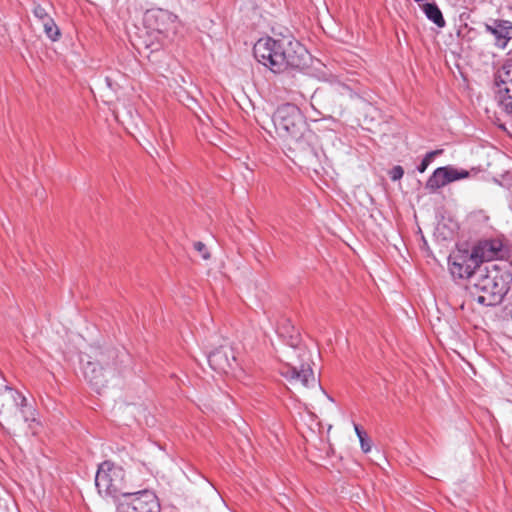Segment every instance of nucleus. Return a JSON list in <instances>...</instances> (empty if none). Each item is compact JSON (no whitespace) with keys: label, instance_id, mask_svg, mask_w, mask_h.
<instances>
[{"label":"nucleus","instance_id":"obj_8","mask_svg":"<svg viewBox=\"0 0 512 512\" xmlns=\"http://www.w3.org/2000/svg\"><path fill=\"white\" fill-rule=\"evenodd\" d=\"M95 485L99 494L112 498H121L129 491L126 487L125 471L111 461H104L98 466Z\"/></svg>","mask_w":512,"mask_h":512},{"label":"nucleus","instance_id":"obj_25","mask_svg":"<svg viewBox=\"0 0 512 512\" xmlns=\"http://www.w3.org/2000/svg\"><path fill=\"white\" fill-rule=\"evenodd\" d=\"M105 81H106L107 85L111 88V87H112V83H111L110 78H109V77H106V78H105Z\"/></svg>","mask_w":512,"mask_h":512},{"label":"nucleus","instance_id":"obj_16","mask_svg":"<svg viewBox=\"0 0 512 512\" xmlns=\"http://www.w3.org/2000/svg\"><path fill=\"white\" fill-rule=\"evenodd\" d=\"M445 178L444 169L438 167L426 181L425 189L428 190L429 193L437 192L440 188L447 185Z\"/></svg>","mask_w":512,"mask_h":512},{"label":"nucleus","instance_id":"obj_15","mask_svg":"<svg viewBox=\"0 0 512 512\" xmlns=\"http://www.w3.org/2000/svg\"><path fill=\"white\" fill-rule=\"evenodd\" d=\"M512 81V59L507 60L501 69L494 75L495 87H511Z\"/></svg>","mask_w":512,"mask_h":512},{"label":"nucleus","instance_id":"obj_17","mask_svg":"<svg viewBox=\"0 0 512 512\" xmlns=\"http://www.w3.org/2000/svg\"><path fill=\"white\" fill-rule=\"evenodd\" d=\"M423 11H424L426 17L430 21H432L435 25H437L439 28H442L445 26L446 22L443 17V14L435 2L425 3L423 5Z\"/></svg>","mask_w":512,"mask_h":512},{"label":"nucleus","instance_id":"obj_22","mask_svg":"<svg viewBox=\"0 0 512 512\" xmlns=\"http://www.w3.org/2000/svg\"><path fill=\"white\" fill-rule=\"evenodd\" d=\"M443 150L442 149H439V150H434V151H430L428 152L424 158L422 159L421 163L418 165L417 167V170L420 172V173H423L426 171V169L428 168V166L430 165V163L433 161V159L435 158V156L437 155H440L442 154Z\"/></svg>","mask_w":512,"mask_h":512},{"label":"nucleus","instance_id":"obj_20","mask_svg":"<svg viewBox=\"0 0 512 512\" xmlns=\"http://www.w3.org/2000/svg\"><path fill=\"white\" fill-rule=\"evenodd\" d=\"M354 429H355L356 435L359 438L361 450L364 453H368L371 450L370 438L368 437L367 433L364 430H362V428L359 425L354 424Z\"/></svg>","mask_w":512,"mask_h":512},{"label":"nucleus","instance_id":"obj_10","mask_svg":"<svg viewBox=\"0 0 512 512\" xmlns=\"http://www.w3.org/2000/svg\"><path fill=\"white\" fill-rule=\"evenodd\" d=\"M157 496L149 490L128 492L118 500V512H160Z\"/></svg>","mask_w":512,"mask_h":512},{"label":"nucleus","instance_id":"obj_12","mask_svg":"<svg viewBox=\"0 0 512 512\" xmlns=\"http://www.w3.org/2000/svg\"><path fill=\"white\" fill-rule=\"evenodd\" d=\"M210 367L218 372L227 374L235 369L237 360L233 349L229 345H220L207 354Z\"/></svg>","mask_w":512,"mask_h":512},{"label":"nucleus","instance_id":"obj_14","mask_svg":"<svg viewBox=\"0 0 512 512\" xmlns=\"http://www.w3.org/2000/svg\"><path fill=\"white\" fill-rule=\"evenodd\" d=\"M495 99L506 114H512V87H495Z\"/></svg>","mask_w":512,"mask_h":512},{"label":"nucleus","instance_id":"obj_1","mask_svg":"<svg viewBox=\"0 0 512 512\" xmlns=\"http://www.w3.org/2000/svg\"><path fill=\"white\" fill-rule=\"evenodd\" d=\"M255 59L273 73L302 69L310 59L307 49L292 36L260 38L253 47Z\"/></svg>","mask_w":512,"mask_h":512},{"label":"nucleus","instance_id":"obj_2","mask_svg":"<svg viewBox=\"0 0 512 512\" xmlns=\"http://www.w3.org/2000/svg\"><path fill=\"white\" fill-rule=\"evenodd\" d=\"M280 336L287 338L290 347L286 357L288 362L282 366L280 373L291 383H301L304 387H314L317 379L311 367V353L301 345V337L289 319H284L278 326Z\"/></svg>","mask_w":512,"mask_h":512},{"label":"nucleus","instance_id":"obj_19","mask_svg":"<svg viewBox=\"0 0 512 512\" xmlns=\"http://www.w3.org/2000/svg\"><path fill=\"white\" fill-rule=\"evenodd\" d=\"M45 35L53 42H56L60 39L61 32L59 27L56 25L53 18L48 20L47 22L42 23Z\"/></svg>","mask_w":512,"mask_h":512},{"label":"nucleus","instance_id":"obj_18","mask_svg":"<svg viewBox=\"0 0 512 512\" xmlns=\"http://www.w3.org/2000/svg\"><path fill=\"white\" fill-rule=\"evenodd\" d=\"M442 169H444V176L446 177L445 179H446L447 184L457 181V180L465 179L469 176V171L464 170V169L459 170L450 165L443 166Z\"/></svg>","mask_w":512,"mask_h":512},{"label":"nucleus","instance_id":"obj_9","mask_svg":"<svg viewBox=\"0 0 512 512\" xmlns=\"http://www.w3.org/2000/svg\"><path fill=\"white\" fill-rule=\"evenodd\" d=\"M449 271L454 278L464 279L470 278L471 282L474 276L481 268L478 261L477 253L474 249H460L458 248L448 258Z\"/></svg>","mask_w":512,"mask_h":512},{"label":"nucleus","instance_id":"obj_3","mask_svg":"<svg viewBox=\"0 0 512 512\" xmlns=\"http://www.w3.org/2000/svg\"><path fill=\"white\" fill-rule=\"evenodd\" d=\"M272 121L279 135L286 139L289 150L299 153L313 150L316 136L298 106L292 103L280 105L273 113Z\"/></svg>","mask_w":512,"mask_h":512},{"label":"nucleus","instance_id":"obj_11","mask_svg":"<svg viewBox=\"0 0 512 512\" xmlns=\"http://www.w3.org/2000/svg\"><path fill=\"white\" fill-rule=\"evenodd\" d=\"M473 249L477 253L480 264L493 260H503L509 255V247L500 238L479 240Z\"/></svg>","mask_w":512,"mask_h":512},{"label":"nucleus","instance_id":"obj_13","mask_svg":"<svg viewBox=\"0 0 512 512\" xmlns=\"http://www.w3.org/2000/svg\"><path fill=\"white\" fill-rule=\"evenodd\" d=\"M485 31L495 37L494 45L499 49H505L512 39V22L495 19L493 24L485 23Z\"/></svg>","mask_w":512,"mask_h":512},{"label":"nucleus","instance_id":"obj_21","mask_svg":"<svg viewBox=\"0 0 512 512\" xmlns=\"http://www.w3.org/2000/svg\"><path fill=\"white\" fill-rule=\"evenodd\" d=\"M32 13L41 23L47 22L52 18L47 9L36 2H33Z\"/></svg>","mask_w":512,"mask_h":512},{"label":"nucleus","instance_id":"obj_26","mask_svg":"<svg viewBox=\"0 0 512 512\" xmlns=\"http://www.w3.org/2000/svg\"><path fill=\"white\" fill-rule=\"evenodd\" d=\"M511 87H512V80H511Z\"/></svg>","mask_w":512,"mask_h":512},{"label":"nucleus","instance_id":"obj_4","mask_svg":"<svg viewBox=\"0 0 512 512\" xmlns=\"http://www.w3.org/2000/svg\"><path fill=\"white\" fill-rule=\"evenodd\" d=\"M512 286V270L508 264H491L479 269L468 287L470 295L483 306L502 303Z\"/></svg>","mask_w":512,"mask_h":512},{"label":"nucleus","instance_id":"obj_23","mask_svg":"<svg viewBox=\"0 0 512 512\" xmlns=\"http://www.w3.org/2000/svg\"><path fill=\"white\" fill-rule=\"evenodd\" d=\"M193 247L194 249L200 253L201 257L204 259V260H208L210 259L211 255L206 247V245L201 242V241H196L194 242L193 244Z\"/></svg>","mask_w":512,"mask_h":512},{"label":"nucleus","instance_id":"obj_24","mask_svg":"<svg viewBox=\"0 0 512 512\" xmlns=\"http://www.w3.org/2000/svg\"><path fill=\"white\" fill-rule=\"evenodd\" d=\"M404 175V169L400 165L394 166L389 171V177L392 181H398L400 180Z\"/></svg>","mask_w":512,"mask_h":512},{"label":"nucleus","instance_id":"obj_6","mask_svg":"<svg viewBox=\"0 0 512 512\" xmlns=\"http://www.w3.org/2000/svg\"><path fill=\"white\" fill-rule=\"evenodd\" d=\"M0 416L9 427L36 419L35 409L28 403L26 397L7 385L0 386ZM0 426L4 430L8 429L1 421Z\"/></svg>","mask_w":512,"mask_h":512},{"label":"nucleus","instance_id":"obj_5","mask_svg":"<svg viewBox=\"0 0 512 512\" xmlns=\"http://www.w3.org/2000/svg\"><path fill=\"white\" fill-rule=\"evenodd\" d=\"M123 356L124 353L120 354L118 350L110 348L99 352L94 361L86 362L83 375L92 389L100 393L110 380L121 373Z\"/></svg>","mask_w":512,"mask_h":512},{"label":"nucleus","instance_id":"obj_7","mask_svg":"<svg viewBox=\"0 0 512 512\" xmlns=\"http://www.w3.org/2000/svg\"><path fill=\"white\" fill-rule=\"evenodd\" d=\"M144 24L150 35L155 34L157 43L151 42L146 47L152 52L159 50L163 46V41L170 38L177 31L178 17L172 12L162 8H152L145 12Z\"/></svg>","mask_w":512,"mask_h":512}]
</instances>
